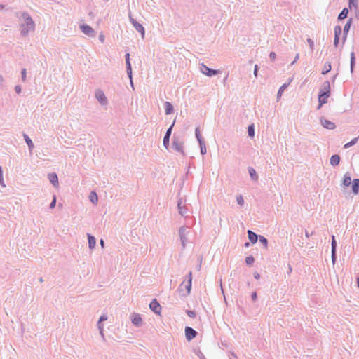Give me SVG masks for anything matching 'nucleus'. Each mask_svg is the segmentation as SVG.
<instances>
[{"label": "nucleus", "mask_w": 359, "mask_h": 359, "mask_svg": "<svg viewBox=\"0 0 359 359\" xmlns=\"http://www.w3.org/2000/svg\"><path fill=\"white\" fill-rule=\"evenodd\" d=\"M22 20L20 23V34L22 36H26L29 32L35 29V22L31 15L27 12L22 13Z\"/></svg>", "instance_id": "nucleus-1"}, {"label": "nucleus", "mask_w": 359, "mask_h": 359, "mask_svg": "<svg viewBox=\"0 0 359 359\" xmlns=\"http://www.w3.org/2000/svg\"><path fill=\"white\" fill-rule=\"evenodd\" d=\"M175 121H176L175 119H174V121H172V124L167 129V130H166V132H165V133L164 135V137H163V144L165 147V148H166V149H168V147L170 146V137L171 136L173 127H174V126L175 124Z\"/></svg>", "instance_id": "nucleus-2"}, {"label": "nucleus", "mask_w": 359, "mask_h": 359, "mask_svg": "<svg viewBox=\"0 0 359 359\" xmlns=\"http://www.w3.org/2000/svg\"><path fill=\"white\" fill-rule=\"evenodd\" d=\"M125 59H126L127 75H128V78L130 79V86L133 88V89H134V85H133V71H132V66H131V63H130L129 53L126 54Z\"/></svg>", "instance_id": "nucleus-3"}, {"label": "nucleus", "mask_w": 359, "mask_h": 359, "mask_svg": "<svg viewBox=\"0 0 359 359\" xmlns=\"http://www.w3.org/2000/svg\"><path fill=\"white\" fill-rule=\"evenodd\" d=\"M129 20L135 30L141 34L142 38H144L145 35V29L142 25L134 19L130 14L129 15Z\"/></svg>", "instance_id": "nucleus-4"}, {"label": "nucleus", "mask_w": 359, "mask_h": 359, "mask_svg": "<svg viewBox=\"0 0 359 359\" xmlns=\"http://www.w3.org/2000/svg\"><path fill=\"white\" fill-rule=\"evenodd\" d=\"M200 70L202 74H203L209 77L217 75L219 72V70L211 69L203 63L201 64V65H200Z\"/></svg>", "instance_id": "nucleus-5"}, {"label": "nucleus", "mask_w": 359, "mask_h": 359, "mask_svg": "<svg viewBox=\"0 0 359 359\" xmlns=\"http://www.w3.org/2000/svg\"><path fill=\"white\" fill-rule=\"evenodd\" d=\"M171 147L175 151L184 154L183 142L180 141L179 138L175 137V135H174L172 137V142Z\"/></svg>", "instance_id": "nucleus-6"}, {"label": "nucleus", "mask_w": 359, "mask_h": 359, "mask_svg": "<svg viewBox=\"0 0 359 359\" xmlns=\"http://www.w3.org/2000/svg\"><path fill=\"white\" fill-rule=\"evenodd\" d=\"M318 94H321V95H324L325 97H329L330 96V83L329 81H325L323 83Z\"/></svg>", "instance_id": "nucleus-7"}, {"label": "nucleus", "mask_w": 359, "mask_h": 359, "mask_svg": "<svg viewBox=\"0 0 359 359\" xmlns=\"http://www.w3.org/2000/svg\"><path fill=\"white\" fill-rule=\"evenodd\" d=\"M79 27L81 32L88 36H94L95 34L94 29L87 24L80 25Z\"/></svg>", "instance_id": "nucleus-8"}, {"label": "nucleus", "mask_w": 359, "mask_h": 359, "mask_svg": "<svg viewBox=\"0 0 359 359\" xmlns=\"http://www.w3.org/2000/svg\"><path fill=\"white\" fill-rule=\"evenodd\" d=\"M150 309L156 314H160L161 311V306L156 299H153L149 304Z\"/></svg>", "instance_id": "nucleus-9"}, {"label": "nucleus", "mask_w": 359, "mask_h": 359, "mask_svg": "<svg viewBox=\"0 0 359 359\" xmlns=\"http://www.w3.org/2000/svg\"><path fill=\"white\" fill-rule=\"evenodd\" d=\"M95 97L100 104L106 105L107 104V99L102 90H97L95 92Z\"/></svg>", "instance_id": "nucleus-10"}, {"label": "nucleus", "mask_w": 359, "mask_h": 359, "mask_svg": "<svg viewBox=\"0 0 359 359\" xmlns=\"http://www.w3.org/2000/svg\"><path fill=\"white\" fill-rule=\"evenodd\" d=\"M197 335V332L191 327L187 326L185 327V337L188 341L192 340Z\"/></svg>", "instance_id": "nucleus-11"}, {"label": "nucleus", "mask_w": 359, "mask_h": 359, "mask_svg": "<svg viewBox=\"0 0 359 359\" xmlns=\"http://www.w3.org/2000/svg\"><path fill=\"white\" fill-rule=\"evenodd\" d=\"M352 22H353L352 18H349L344 27V29H343L344 33H343V39H342L343 44H344V43L346 40L347 34L350 30V27L351 26Z\"/></svg>", "instance_id": "nucleus-12"}, {"label": "nucleus", "mask_w": 359, "mask_h": 359, "mask_svg": "<svg viewBox=\"0 0 359 359\" xmlns=\"http://www.w3.org/2000/svg\"><path fill=\"white\" fill-rule=\"evenodd\" d=\"M320 121L321 125L326 129L334 130L336 128V125L334 123L329 120H327L325 118H321Z\"/></svg>", "instance_id": "nucleus-13"}, {"label": "nucleus", "mask_w": 359, "mask_h": 359, "mask_svg": "<svg viewBox=\"0 0 359 359\" xmlns=\"http://www.w3.org/2000/svg\"><path fill=\"white\" fill-rule=\"evenodd\" d=\"M131 322L135 326L140 327L142 322L141 316L138 313H133L131 317Z\"/></svg>", "instance_id": "nucleus-14"}, {"label": "nucleus", "mask_w": 359, "mask_h": 359, "mask_svg": "<svg viewBox=\"0 0 359 359\" xmlns=\"http://www.w3.org/2000/svg\"><path fill=\"white\" fill-rule=\"evenodd\" d=\"M48 179L55 187L59 186L58 177L55 172L49 173L48 175Z\"/></svg>", "instance_id": "nucleus-15"}, {"label": "nucleus", "mask_w": 359, "mask_h": 359, "mask_svg": "<svg viewBox=\"0 0 359 359\" xmlns=\"http://www.w3.org/2000/svg\"><path fill=\"white\" fill-rule=\"evenodd\" d=\"M247 233L250 242L252 244H255L257 242L260 235H257L251 230H248Z\"/></svg>", "instance_id": "nucleus-16"}, {"label": "nucleus", "mask_w": 359, "mask_h": 359, "mask_svg": "<svg viewBox=\"0 0 359 359\" xmlns=\"http://www.w3.org/2000/svg\"><path fill=\"white\" fill-rule=\"evenodd\" d=\"M191 286H192V273L190 271L188 273V280H187V284L184 286L185 289L187 290V292H186V294H183L184 296H187V295H188L190 293L191 290Z\"/></svg>", "instance_id": "nucleus-17"}, {"label": "nucleus", "mask_w": 359, "mask_h": 359, "mask_svg": "<svg viewBox=\"0 0 359 359\" xmlns=\"http://www.w3.org/2000/svg\"><path fill=\"white\" fill-rule=\"evenodd\" d=\"M351 177L349 172H346L344 174L341 185L346 187H348L351 184Z\"/></svg>", "instance_id": "nucleus-18"}, {"label": "nucleus", "mask_w": 359, "mask_h": 359, "mask_svg": "<svg viewBox=\"0 0 359 359\" xmlns=\"http://www.w3.org/2000/svg\"><path fill=\"white\" fill-rule=\"evenodd\" d=\"M88 241V247L90 250H93L95 248L96 245V239L95 236L90 233H87Z\"/></svg>", "instance_id": "nucleus-19"}, {"label": "nucleus", "mask_w": 359, "mask_h": 359, "mask_svg": "<svg viewBox=\"0 0 359 359\" xmlns=\"http://www.w3.org/2000/svg\"><path fill=\"white\" fill-rule=\"evenodd\" d=\"M351 184L353 194H358L359 193V179H354Z\"/></svg>", "instance_id": "nucleus-20"}, {"label": "nucleus", "mask_w": 359, "mask_h": 359, "mask_svg": "<svg viewBox=\"0 0 359 359\" xmlns=\"http://www.w3.org/2000/svg\"><path fill=\"white\" fill-rule=\"evenodd\" d=\"M165 113L166 115L171 114L174 111V107L171 102H165L164 103Z\"/></svg>", "instance_id": "nucleus-21"}, {"label": "nucleus", "mask_w": 359, "mask_h": 359, "mask_svg": "<svg viewBox=\"0 0 359 359\" xmlns=\"http://www.w3.org/2000/svg\"><path fill=\"white\" fill-rule=\"evenodd\" d=\"M341 158L338 154H334L330 158V165L332 166H337L339 164Z\"/></svg>", "instance_id": "nucleus-22"}, {"label": "nucleus", "mask_w": 359, "mask_h": 359, "mask_svg": "<svg viewBox=\"0 0 359 359\" xmlns=\"http://www.w3.org/2000/svg\"><path fill=\"white\" fill-rule=\"evenodd\" d=\"M355 66V53L352 51L350 54V70L353 73Z\"/></svg>", "instance_id": "nucleus-23"}, {"label": "nucleus", "mask_w": 359, "mask_h": 359, "mask_svg": "<svg viewBox=\"0 0 359 359\" xmlns=\"http://www.w3.org/2000/svg\"><path fill=\"white\" fill-rule=\"evenodd\" d=\"M248 170L251 180L252 181H257L258 175L257 174L256 170L252 167H248Z\"/></svg>", "instance_id": "nucleus-24"}, {"label": "nucleus", "mask_w": 359, "mask_h": 359, "mask_svg": "<svg viewBox=\"0 0 359 359\" xmlns=\"http://www.w3.org/2000/svg\"><path fill=\"white\" fill-rule=\"evenodd\" d=\"M348 14V9L347 8H344L342 11L339 13L337 19L338 20H342L347 18Z\"/></svg>", "instance_id": "nucleus-25"}, {"label": "nucleus", "mask_w": 359, "mask_h": 359, "mask_svg": "<svg viewBox=\"0 0 359 359\" xmlns=\"http://www.w3.org/2000/svg\"><path fill=\"white\" fill-rule=\"evenodd\" d=\"M23 137H24L25 141L27 143L29 150H32L34 147V143H33L32 140L25 133L23 134Z\"/></svg>", "instance_id": "nucleus-26"}, {"label": "nucleus", "mask_w": 359, "mask_h": 359, "mask_svg": "<svg viewBox=\"0 0 359 359\" xmlns=\"http://www.w3.org/2000/svg\"><path fill=\"white\" fill-rule=\"evenodd\" d=\"M89 200L93 204H96L98 201V196L95 191H93L89 194Z\"/></svg>", "instance_id": "nucleus-27"}, {"label": "nucleus", "mask_w": 359, "mask_h": 359, "mask_svg": "<svg viewBox=\"0 0 359 359\" xmlns=\"http://www.w3.org/2000/svg\"><path fill=\"white\" fill-rule=\"evenodd\" d=\"M331 69H332L331 63L330 62H326L324 65L323 69L322 71V74L323 75L327 74L329 72L331 71Z\"/></svg>", "instance_id": "nucleus-28"}, {"label": "nucleus", "mask_w": 359, "mask_h": 359, "mask_svg": "<svg viewBox=\"0 0 359 359\" xmlns=\"http://www.w3.org/2000/svg\"><path fill=\"white\" fill-rule=\"evenodd\" d=\"M291 81L292 79H290L287 83H284L280 87L277 93L278 98H280L281 97L283 92L287 88Z\"/></svg>", "instance_id": "nucleus-29"}, {"label": "nucleus", "mask_w": 359, "mask_h": 359, "mask_svg": "<svg viewBox=\"0 0 359 359\" xmlns=\"http://www.w3.org/2000/svg\"><path fill=\"white\" fill-rule=\"evenodd\" d=\"M195 136L198 143L205 142L203 138L202 137L200 132L199 127L196 128L195 129Z\"/></svg>", "instance_id": "nucleus-30"}, {"label": "nucleus", "mask_w": 359, "mask_h": 359, "mask_svg": "<svg viewBox=\"0 0 359 359\" xmlns=\"http://www.w3.org/2000/svg\"><path fill=\"white\" fill-rule=\"evenodd\" d=\"M248 134L250 137H255V126L253 123H251L248 127Z\"/></svg>", "instance_id": "nucleus-31"}, {"label": "nucleus", "mask_w": 359, "mask_h": 359, "mask_svg": "<svg viewBox=\"0 0 359 359\" xmlns=\"http://www.w3.org/2000/svg\"><path fill=\"white\" fill-rule=\"evenodd\" d=\"M189 233L188 227L187 226H182L179 229V236H187V233Z\"/></svg>", "instance_id": "nucleus-32"}, {"label": "nucleus", "mask_w": 359, "mask_h": 359, "mask_svg": "<svg viewBox=\"0 0 359 359\" xmlns=\"http://www.w3.org/2000/svg\"><path fill=\"white\" fill-rule=\"evenodd\" d=\"M178 210H179V213L180 214V215H182V217H187V213L188 212V209H187L186 205H183L182 207H180L178 208Z\"/></svg>", "instance_id": "nucleus-33"}, {"label": "nucleus", "mask_w": 359, "mask_h": 359, "mask_svg": "<svg viewBox=\"0 0 359 359\" xmlns=\"http://www.w3.org/2000/svg\"><path fill=\"white\" fill-rule=\"evenodd\" d=\"M358 142V138H353L351 141L344 144V148L348 149L353 145H355Z\"/></svg>", "instance_id": "nucleus-34"}, {"label": "nucleus", "mask_w": 359, "mask_h": 359, "mask_svg": "<svg viewBox=\"0 0 359 359\" xmlns=\"http://www.w3.org/2000/svg\"><path fill=\"white\" fill-rule=\"evenodd\" d=\"M337 241L334 236H332L331 251H337Z\"/></svg>", "instance_id": "nucleus-35"}, {"label": "nucleus", "mask_w": 359, "mask_h": 359, "mask_svg": "<svg viewBox=\"0 0 359 359\" xmlns=\"http://www.w3.org/2000/svg\"><path fill=\"white\" fill-rule=\"evenodd\" d=\"M258 240L265 247V248H267L268 240L264 236L260 235Z\"/></svg>", "instance_id": "nucleus-36"}, {"label": "nucleus", "mask_w": 359, "mask_h": 359, "mask_svg": "<svg viewBox=\"0 0 359 359\" xmlns=\"http://www.w3.org/2000/svg\"><path fill=\"white\" fill-rule=\"evenodd\" d=\"M199 144V146H200V151H201V154L202 155H204L206 154L207 152V150H206V147H205V142H201V143H198Z\"/></svg>", "instance_id": "nucleus-37"}, {"label": "nucleus", "mask_w": 359, "mask_h": 359, "mask_svg": "<svg viewBox=\"0 0 359 359\" xmlns=\"http://www.w3.org/2000/svg\"><path fill=\"white\" fill-rule=\"evenodd\" d=\"M348 7L351 10L353 7L354 8L358 7V0H348Z\"/></svg>", "instance_id": "nucleus-38"}, {"label": "nucleus", "mask_w": 359, "mask_h": 359, "mask_svg": "<svg viewBox=\"0 0 359 359\" xmlns=\"http://www.w3.org/2000/svg\"><path fill=\"white\" fill-rule=\"evenodd\" d=\"M318 102H320L321 104H325L327 102V98L324 97V95H321V94H318Z\"/></svg>", "instance_id": "nucleus-39"}, {"label": "nucleus", "mask_w": 359, "mask_h": 359, "mask_svg": "<svg viewBox=\"0 0 359 359\" xmlns=\"http://www.w3.org/2000/svg\"><path fill=\"white\" fill-rule=\"evenodd\" d=\"M245 261V263L247 265H251L254 263L255 258L253 257L252 255H250V256L246 257Z\"/></svg>", "instance_id": "nucleus-40"}, {"label": "nucleus", "mask_w": 359, "mask_h": 359, "mask_svg": "<svg viewBox=\"0 0 359 359\" xmlns=\"http://www.w3.org/2000/svg\"><path fill=\"white\" fill-rule=\"evenodd\" d=\"M341 34V27L339 25H337L334 27V36L340 37Z\"/></svg>", "instance_id": "nucleus-41"}, {"label": "nucleus", "mask_w": 359, "mask_h": 359, "mask_svg": "<svg viewBox=\"0 0 359 359\" xmlns=\"http://www.w3.org/2000/svg\"><path fill=\"white\" fill-rule=\"evenodd\" d=\"M236 201L238 205L241 206H243L244 205V199L242 196V195H239L236 197Z\"/></svg>", "instance_id": "nucleus-42"}, {"label": "nucleus", "mask_w": 359, "mask_h": 359, "mask_svg": "<svg viewBox=\"0 0 359 359\" xmlns=\"http://www.w3.org/2000/svg\"><path fill=\"white\" fill-rule=\"evenodd\" d=\"M186 313L188 316L190 318H195L196 316V313L194 311L192 310H187Z\"/></svg>", "instance_id": "nucleus-43"}, {"label": "nucleus", "mask_w": 359, "mask_h": 359, "mask_svg": "<svg viewBox=\"0 0 359 359\" xmlns=\"http://www.w3.org/2000/svg\"><path fill=\"white\" fill-rule=\"evenodd\" d=\"M332 262L334 264L337 261V251H331Z\"/></svg>", "instance_id": "nucleus-44"}, {"label": "nucleus", "mask_w": 359, "mask_h": 359, "mask_svg": "<svg viewBox=\"0 0 359 359\" xmlns=\"http://www.w3.org/2000/svg\"><path fill=\"white\" fill-rule=\"evenodd\" d=\"M27 77V71L26 69H22L21 71V79L22 81H25Z\"/></svg>", "instance_id": "nucleus-45"}, {"label": "nucleus", "mask_w": 359, "mask_h": 359, "mask_svg": "<svg viewBox=\"0 0 359 359\" xmlns=\"http://www.w3.org/2000/svg\"><path fill=\"white\" fill-rule=\"evenodd\" d=\"M55 205H56V197H55V196H54L53 199L49 205V208L53 209L55 207Z\"/></svg>", "instance_id": "nucleus-46"}, {"label": "nucleus", "mask_w": 359, "mask_h": 359, "mask_svg": "<svg viewBox=\"0 0 359 359\" xmlns=\"http://www.w3.org/2000/svg\"><path fill=\"white\" fill-rule=\"evenodd\" d=\"M307 42H308V43L309 45V47H310L311 50H313V47H314V42H313V41L311 39L308 38L307 39Z\"/></svg>", "instance_id": "nucleus-47"}, {"label": "nucleus", "mask_w": 359, "mask_h": 359, "mask_svg": "<svg viewBox=\"0 0 359 359\" xmlns=\"http://www.w3.org/2000/svg\"><path fill=\"white\" fill-rule=\"evenodd\" d=\"M180 241L182 243V248H184L186 247L187 236H181Z\"/></svg>", "instance_id": "nucleus-48"}, {"label": "nucleus", "mask_w": 359, "mask_h": 359, "mask_svg": "<svg viewBox=\"0 0 359 359\" xmlns=\"http://www.w3.org/2000/svg\"><path fill=\"white\" fill-rule=\"evenodd\" d=\"M0 184L3 187H5V184H4V180H3V170H2L1 166H0Z\"/></svg>", "instance_id": "nucleus-49"}, {"label": "nucleus", "mask_w": 359, "mask_h": 359, "mask_svg": "<svg viewBox=\"0 0 359 359\" xmlns=\"http://www.w3.org/2000/svg\"><path fill=\"white\" fill-rule=\"evenodd\" d=\"M258 71H259V67L257 65H255V67H254V72H253L255 78H257V76H258Z\"/></svg>", "instance_id": "nucleus-50"}, {"label": "nucleus", "mask_w": 359, "mask_h": 359, "mask_svg": "<svg viewBox=\"0 0 359 359\" xmlns=\"http://www.w3.org/2000/svg\"><path fill=\"white\" fill-rule=\"evenodd\" d=\"M183 205H186L184 204V201H183L182 198H180L177 201V208H179L180 207H182Z\"/></svg>", "instance_id": "nucleus-51"}, {"label": "nucleus", "mask_w": 359, "mask_h": 359, "mask_svg": "<svg viewBox=\"0 0 359 359\" xmlns=\"http://www.w3.org/2000/svg\"><path fill=\"white\" fill-rule=\"evenodd\" d=\"M339 36H334V46L337 48L339 45Z\"/></svg>", "instance_id": "nucleus-52"}, {"label": "nucleus", "mask_w": 359, "mask_h": 359, "mask_svg": "<svg viewBox=\"0 0 359 359\" xmlns=\"http://www.w3.org/2000/svg\"><path fill=\"white\" fill-rule=\"evenodd\" d=\"M269 58L271 60H275L276 58V53L274 52H271L270 54H269Z\"/></svg>", "instance_id": "nucleus-53"}, {"label": "nucleus", "mask_w": 359, "mask_h": 359, "mask_svg": "<svg viewBox=\"0 0 359 359\" xmlns=\"http://www.w3.org/2000/svg\"><path fill=\"white\" fill-rule=\"evenodd\" d=\"M15 90L17 94H20L21 93V90H22L21 86H19V85L15 86Z\"/></svg>", "instance_id": "nucleus-54"}, {"label": "nucleus", "mask_w": 359, "mask_h": 359, "mask_svg": "<svg viewBox=\"0 0 359 359\" xmlns=\"http://www.w3.org/2000/svg\"><path fill=\"white\" fill-rule=\"evenodd\" d=\"M251 298L253 302H255L257 299V294L256 292H253L251 294Z\"/></svg>", "instance_id": "nucleus-55"}, {"label": "nucleus", "mask_w": 359, "mask_h": 359, "mask_svg": "<svg viewBox=\"0 0 359 359\" xmlns=\"http://www.w3.org/2000/svg\"><path fill=\"white\" fill-rule=\"evenodd\" d=\"M107 319V316H105V315H102V316L100 317L98 322L102 323V321H104V320H106Z\"/></svg>", "instance_id": "nucleus-56"}, {"label": "nucleus", "mask_w": 359, "mask_h": 359, "mask_svg": "<svg viewBox=\"0 0 359 359\" xmlns=\"http://www.w3.org/2000/svg\"><path fill=\"white\" fill-rule=\"evenodd\" d=\"M299 58V54L297 53L294 57V60L292 62L291 65H293Z\"/></svg>", "instance_id": "nucleus-57"}, {"label": "nucleus", "mask_w": 359, "mask_h": 359, "mask_svg": "<svg viewBox=\"0 0 359 359\" xmlns=\"http://www.w3.org/2000/svg\"><path fill=\"white\" fill-rule=\"evenodd\" d=\"M355 17L359 20V8L358 7L354 8Z\"/></svg>", "instance_id": "nucleus-58"}, {"label": "nucleus", "mask_w": 359, "mask_h": 359, "mask_svg": "<svg viewBox=\"0 0 359 359\" xmlns=\"http://www.w3.org/2000/svg\"><path fill=\"white\" fill-rule=\"evenodd\" d=\"M97 328L99 329V330H103V325L102 324V323L97 322Z\"/></svg>", "instance_id": "nucleus-59"}, {"label": "nucleus", "mask_w": 359, "mask_h": 359, "mask_svg": "<svg viewBox=\"0 0 359 359\" xmlns=\"http://www.w3.org/2000/svg\"><path fill=\"white\" fill-rule=\"evenodd\" d=\"M198 356L200 359H205L204 355L200 351H198Z\"/></svg>", "instance_id": "nucleus-60"}, {"label": "nucleus", "mask_w": 359, "mask_h": 359, "mask_svg": "<svg viewBox=\"0 0 359 359\" xmlns=\"http://www.w3.org/2000/svg\"><path fill=\"white\" fill-rule=\"evenodd\" d=\"M254 278L257 280L260 278V274L257 272L254 273Z\"/></svg>", "instance_id": "nucleus-61"}, {"label": "nucleus", "mask_w": 359, "mask_h": 359, "mask_svg": "<svg viewBox=\"0 0 359 359\" xmlns=\"http://www.w3.org/2000/svg\"><path fill=\"white\" fill-rule=\"evenodd\" d=\"M99 40H100L101 42H104V35H102V34H100V35L99 36Z\"/></svg>", "instance_id": "nucleus-62"}, {"label": "nucleus", "mask_w": 359, "mask_h": 359, "mask_svg": "<svg viewBox=\"0 0 359 359\" xmlns=\"http://www.w3.org/2000/svg\"><path fill=\"white\" fill-rule=\"evenodd\" d=\"M100 245H101L102 248H104V240H103V239H100Z\"/></svg>", "instance_id": "nucleus-63"}, {"label": "nucleus", "mask_w": 359, "mask_h": 359, "mask_svg": "<svg viewBox=\"0 0 359 359\" xmlns=\"http://www.w3.org/2000/svg\"><path fill=\"white\" fill-rule=\"evenodd\" d=\"M356 283H357L358 287L359 288V276H358L356 278Z\"/></svg>", "instance_id": "nucleus-64"}]
</instances>
